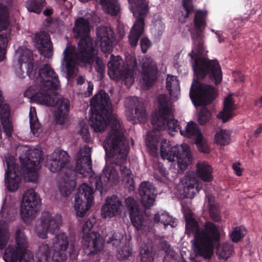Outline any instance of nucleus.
I'll list each match as a JSON object with an SVG mask.
<instances>
[{
	"label": "nucleus",
	"instance_id": "obj_1",
	"mask_svg": "<svg viewBox=\"0 0 262 262\" xmlns=\"http://www.w3.org/2000/svg\"><path fill=\"white\" fill-rule=\"evenodd\" d=\"M91 105L92 114L90 123L95 132L104 131L108 121L112 124L103 145L107 158L106 166L103 174L96 179V188L102 191L119 183L120 177L118 172L113 165H108L112 162L119 166L122 182L127 186H132L134 184L132 173L124 165L128 154V142L124 137V127L120 120L117 116L111 115L112 105L109 96L104 91H100L92 98Z\"/></svg>",
	"mask_w": 262,
	"mask_h": 262
},
{
	"label": "nucleus",
	"instance_id": "obj_2",
	"mask_svg": "<svg viewBox=\"0 0 262 262\" xmlns=\"http://www.w3.org/2000/svg\"><path fill=\"white\" fill-rule=\"evenodd\" d=\"M17 63L14 67L19 78L25 77L23 65L27 69V74L30 79H35V84L30 86L25 92V96L33 99L41 105L52 106L55 105V90L59 81L57 74L48 64L42 66L37 73V65L33 61L31 51L26 48H19L15 53Z\"/></svg>",
	"mask_w": 262,
	"mask_h": 262
},
{
	"label": "nucleus",
	"instance_id": "obj_3",
	"mask_svg": "<svg viewBox=\"0 0 262 262\" xmlns=\"http://www.w3.org/2000/svg\"><path fill=\"white\" fill-rule=\"evenodd\" d=\"M184 215L186 220L185 232L188 236L194 235L192 241L194 250L198 255L204 258H209L213 254V243L220 238L219 226L208 222L204 225V230H199L198 224L194 220L190 210H184Z\"/></svg>",
	"mask_w": 262,
	"mask_h": 262
},
{
	"label": "nucleus",
	"instance_id": "obj_4",
	"mask_svg": "<svg viewBox=\"0 0 262 262\" xmlns=\"http://www.w3.org/2000/svg\"><path fill=\"white\" fill-rule=\"evenodd\" d=\"M146 144L150 153L157 156L159 153V147L161 158L168 162L177 160L178 167L183 170L192 160L191 153L189 146L186 144L171 146L169 142L160 138L159 132H149L147 135Z\"/></svg>",
	"mask_w": 262,
	"mask_h": 262
},
{
	"label": "nucleus",
	"instance_id": "obj_5",
	"mask_svg": "<svg viewBox=\"0 0 262 262\" xmlns=\"http://www.w3.org/2000/svg\"><path fill=\"white\" fill-rule=\"evenodd\" d=\"M208 51L200 40L195 41L192 50L188 54L192 68L196 77L203 78L208 75L215 83H220L222 80L221 66L216 60H210L205 57Z\"/></svg>",
	"mask_w": 262,
	"mask_h": 262
},
{
	"label": "nucleus",
	"instance_id": "obj_6",
	"mask_svg": "<svg viewBox=\"0 0 262 262\" xmlns=\"http://www.w3.org/2000/svg\"><path fill=\"white\" fill-rule=\"evenodd\" d=\"M64 54V62L67 68L68 74L71 76L76 70V66H86L87 64H94L97 72L102 73L104 70V66L102 61L97 56V51L92 46V50L86 49L82 53H76L75 48L69 46L63 51Z\"/></svg>",
	"mask_w": 262,
	"mask_h": 262
},
{
	"label": "nucleus",
	"instance_id": "obj_7",
	"mask_svg": "<svg viewBox=\"0 0 262 262\" xmlns=\"http://www.w3.org/2000/svg\"><path fill=\"white\" fill-rule=\"evenodd\" d=\"M69 245L68 236L60 232L49 243H43L39 247L37 257L39 262H64L67 259L66 250Z\"/></svg>",
	"mask_w": 262,
	"mask_h": 262
},
{
	"label": "nucleus",
	"instance_id": "obj_8",
	"mask_svg": "<svg viewBox=\"0 0 262 262\" xmlns=\"http://www.w3.org/2000/svg\"><path fill=\"white\" fill-rule=\"evenodd\" d=\"M158 110L152 114L151 123L154 129L151 132H158L167 128L168 133H173L180 129L178 122L173 119L171 112V104L169 98L165 95L158 97Z\"/></svg>",
	"mask_w": 262,
	"mask_h": 262
},
{
	"label": "nucleus",
	"instance_id": "obj_9",
	"mask_svg": "<svg viewBox=\"0 0 262 262\" xmlns=\"http://www.w3.org/2000/svg\"><path fill=\"white\" fill-rule=\"evenodd\" d=\"M135 58L129 56L126 58V63L123 64L122 58L119 56H111L108 62V74L111 78L116 80L122 79L127 86H131L134 81L137 67Z\"/></svg>",
	"mask_w": 262,
	"mask_h": 262
},
{
	"label": "nucleus",
	"instance_id": "obj_10",
	"mask_svg": "<svg viewBox=\"0 0 262 262\" xmlns=\"http://www.w3.org/2000/svg\"><path fill=\"white\" fill-rule=\"evenodd\" d=\"M130 10L137 20L129 35V41L132 47L136 46L144 31V16L148 12V6L145 0H128Z\"/></svg>",
	"mask_w": 262,
	"mask_h": 262
},
{
	"label": "nucleus",
	"instance_id": "obj_11",
	"mask_svg": "<svg viewBox=\"0 0 262 262\" xmlns=\"http://www.w3.org/2000/svg\"><path fill=\"white\" fill-rule=\"evenodd\" d=\"M16 246H9L5 250L4 259L5 262H16L18 256L19 262H34L32 255L27 249L28 243L23 232L19 230L16 233Z\"/></svg>",
	"mask_w": 262,
	"mask_h": 262
},
{
	"label": "nucleus",
	"instance_id": "obj_12",
	"mask_svg": "<svg viewBox=\"0 0 262 262\" xmlns=\"http://www.w3.org/2000/svg\"><path fill=\"white\" fill-rule=\"evenodd\" d=\"M189 96L194 105H206L212 102L217 96V90L210 84L192 82Z\"/></svg>",
	"mask_w": 262,
	"mask_h": 262
},
{
	"label": "nucleus",
	"instance_id": "obj_13",
	"mask_svg": "<svg viewBox=\"0 0 262 262\" xmlns=\"http://www.w3.org/2000/svg\"><path fill=\"white\" fill-rule=\"evenodd\" d=\"M95 223V219H90L82 226L83 245L85 252L88 254L98 252L102 249L103 244L100 234L92 231Z\"/></svg>",
	"mask_w": 262,
	"mask_h": 262
},
{
	"label": "nucleus",
	"instance_id": "obj_14",
	"mask_svg": "<svg viewBox=\"0 0 262 262\" xmlns=\"http://www.w3.org/2000/svg\"><path fill=\"white\" fill-rule=\"evenodd\" d=\"M25 152L19 156L20 161L25 168V172L28 180L35 181L38 176L37 171L39 168L41 151L38 149L23 150Z\"/></svg>",
	"mask_w": 262,
	"mask_h": 262
},
{
	"label": "nucleus",
	"instance_id": "obj_15",
	"mask_svg": "<svg viewBox=\"0 0 262 262\" xmlns=\"http://www.w3.org/2000/svg\"><path fill=\"white\" fill-rule=\"evenodd\" d=\"M40 204L39 196L34 190H28L25 192L20 205V215L25 223H28L35 217Z\"/></svg>",
	"mask_w": 262,
	"mask_h": 262
},
{
	"label": "nucleus",
	"instance_id": "obj_16",
	"mask_svg": "<svg viewBox=\"0 0 262 262\" xmlns=\"http://www.w3.org/2000/svg\"><path fill=\"white\" fill-rule=\"evenodd\" d=\"M90 16L88 15L86 18L82 17L77 18L75 21L73 32L76 37H81L78 45V52L82 53L88 48L92 50L94 46L92 38L89 33L90 31L89 25Z\"/></svg>",
	"mask_w": 262,
	"mask_h": 262
},
{
	"label": "nucleus",
	"instance_id": "obj_17",
	"mask_svg": "<svg viewBox=\"0 0 262 262\" xmlns=\"http://www.w3.org/2000/svg\"><path fill=\"white\" fill-rule=\"evenodd\" d=\"M202 187L195 174L192 171L188 172L177 186L178 194L181 197L192 198Z\"/></svg>",
	"mask_w": 262,
	"mask_h": 262
},
{
	"label": "nucleus",
	"instance_id": "obj_18",
	"mask_svg": "<svg viewBox=\"0 0 262 262\" xmlns=\"http://www.w3.org/2000/svg\"><path fill=\"white\" fill-rule=\"evenodd\" d=\"M6 167L5 173V185L10 191H15L20 183V174L14 157L7 155L5 156Z\"/></svg>",
	"mask_w": 262,
	"mask_h": 262
},
{
	"label": "nucleus",
	"instance_id": "obj_19",
	"mask_svg": "<svg viewBox=\"0 0 262 262\" xmlns=\"http://www.w3.org/2000/svg\"><path fill=\"white\" fill-rule=\"evenodd\" d=\"M62 219L60 215H52L49 212H44L41 219V225L37 229V234L41 238H47L48 233L54 234L62 225Z\"/></svg>",
	"mask_w": 262,
	"mask_h": 262
},
{
	"label": "nucleus",
	"instance_id": "obj_20",
	"mask_svg": "<svg viewBox=\"0 0 262 262\" xmlns=\"http://www.w3.org/2000/svg\"><path fill=\"white\" fill-rule=\"evenodd\" d=\"M125 202L129 210L130 221L137 229H142L148 225V216L139 210L136 202L133 198L126 199Z\"/></svg>",
	"mask_w": 262,
	"mask_h": 262
},
{
	"label": "nucleus",
	"instance_id": "obj_21",
	"mask_svg": "<svg viewBox=\"0 0 262 262\" xmlns=\"http://www.w3.org/2000/svg\"><path fill=\"white\" fill-rule=\"evenodd\" d=\"M76 170L84 177L92 172L91 149L85 146L81 148L76 156Z\"/></svg>",
	"mask_w": 262,
	"mask_h": 262
},
{
	"label": "nucleus",
	"instance_id": "obj_22",
	"mask_svg": "<svg viewBox=\"0 0 262 262\" xmlns=\"http://www.w3.org/2000/svg\"><path fill=\"white\" fill-rule=\"evenodd\" d=\"M142 79L140 82L145 88L150 86L156 79L157 67L156 62L150 57H144L141 62Z\"/></svg>",
	"mask_w": 262,
	"mask_h": 262
},
{
	"label": "nucleus",
	"instance_id": "obj_23",
	"mask_svg": "<svg viewBox=\"0 0 262 262\" xmlns=\"http://www.w3.org/2000/svg\"><path fill=\"white\" fill-rule=\"evenodd\" d=\"M69 161L68 153L57 149L47 156L46 165L51 172H56L64 167Z\"/></svg>",
	"mask_w": 262,
	"mask_h": 262
},
{
	"label": "nucleus",
	"instance_id": "obj_24",
	"mask_svg": "<svg viewBox=\"0 0 262 262\" xmlns=\"http://www.w3.org/2000/svg\"><path fill=\"white\" fill-rule=\"evenodd\" d=\"M56 106L54 113L56 123L62 127L68 126L70 123V101L66 98L61 97L57 100Z\"/></svg>",
	"mask_w": 262,
	"mask_h": 262
},
{
	"label": "nucleus",
	"instance_id": "obj_25",
	"mask_svg": "<svg viewBox=\"0 0 262 262\" xmlns=\"http://www.w3.org/2000/svg\"><path fill=\"white\" fill-rule=\"evenodd\" d=\"M117 247V257L119 259H124L129 257L132 254V248L126 239L123 237V233L115 232L112 236H109L108 242H113Z\"/></svg>",
	"mask_w": 262,
	"mask_h": 262
},
{
	"label": "nucleus",
	"instance_id": "obj_26",
	"mask_svg": "<svg viewBox=\"0 0 262 262\" xmlns=\"http://www.w3.org/2000/svg\"><path fill=\"white\" fill-rule=\"evenodd\" d=\"M97 40L102 52L110 53L112 51L114 33L108 27H100L97 30Z\"/></svg>",
	"mask_w": 262,
	"mask_h": 262
},
{
	"label": "nucleus",
	"instance_id": "obj_27",
	"mask_svg": "<svg viewBox=\"0 0 262 262\" xmlns=\"http://www.w3.org/2000/svg\"><path fill=\"white\" fill-rule=\"evenodd\" d=\"M125 106L130 107L135 105V116H132L129 111L126 112V115L128 120L133 121L134 123H136V119L140 122L144 123L147 120V115L142 103H139L137 97L127 98L125 102Z\"/></svg>",
	"mask_w": 262,
	"mask_h": 262
},
{
	"label": "nucleus",
	"instance_id": "obj_28",
	"mask_svg": "<svg viewBox=\"0 0 262 262\" xmlns=\"http://www.w3.org/2000/svg\"><path fill=\"white\" fill-rule=\"evenodd\" d=\"M122 203L116 195L106 199L105 204L101 208V215L104 219H111L117 215L120 211Z\"/></svg>",
	"mask_w": 262,
	"mask_h": 262
},
{
	"label": "nucleus",
	"instance_id": "obj_29",
	"mask_svg": "<svg viewBox=\"0 0 262 262\" xmlns=\"http://www.w3.org/2000/svg\"><path fill=\"white\" fill-rule=\"evenodd\" d=\"M139 192L141 203L145 208H149L154 205L156 194L155 187L151 183L142 182L141 184Z\"/></svg>",
	"mask_w": 262,
	"mask_h": 262
},
{
	"label": "nucleus",
	"instance_id": "obj_30",
	"mask_svg": "<svg viewBox=\"0 0 262 262\" xmlns=\"http://www.w3.org/2000/svg\"><path fill=\"white\" fill-rule=\"evenodd\" d=\"M35 47L39 50L40 54L45 57L52 56V46L49 34L45 32H40L35 35L34 39Z\"/></svg>",
	"mask_w": 262,
	"mask_h": 262
},
{
	"label": "nucleus",
	"instance_id": "obj_31",
	"mask_svg": "<svg viewBox=\"0 0 262 262\" xmlns=\"http://www.w3.org/2000/svg\"><path fill=\"white\" fill-rule=\"evenodd\" d=\"M236 108L233 95H229L224 99L223 110L219 113L216 117L223 122H226L235 115L234 111Z\"/></svg>",
	"mask_w": 262,
	"mask_h": 262
},
{
	"label": "nucleus",
	"instance_id": "obj_32",
	"mask_svg": "<svg viewBox=\"0 0 262 262\" xmlns=\"http://www.w3.org/2000/svg\"><path fill=\"white\" fill-rule=\"evenodd\" d=\"M12 8L11 0L0 2V31L6 29L9 25V13Z\"/></svg>",
	"mask_w": 262,
	"mask_h": 262
},
{
	"label": "nucleus",
	"instance_id": "obj_33",
	"mask_svg": "<svg viewBox=\"0 0 262 262\" xmlns=\"http://www.w3.org/2000/svg\"><path fill=\"white\" fill-rule=\"evenodd\" d=\"M196 174L204 182H210L213 179L212 167L205 161H199L197 163Z\"/></svg>",
	"mask_w": 262,
	"mask_h": 262
},
{
	"label": "nucleus",
	"instance_id": "obj_34",
	"mask_svg": "<svg viewBox=\"0 0 262 262\" xmlns=\"http://www.w3.org/2000/svg\"><path fill=\"white\" fill-rule=\"evenodd\" d=\"M93 201L75 196L73 207L75 214L79 217L84 216L91 207Z\"/></svg>",
	"mask_w": 262,
	"mask_h": 262
},
{
	"label": "nucleus",
	"instance_id": "obj_35",
	"mask_svg": "<svg viewBox=\"0 0 262 262\" xmlns=\"http://www.w3.org/2000/svg\"><path fill=\"white\" fill-rule=\"evenodd\" d=\"M10 108L7 104H5L1 111V120L3 126V129L6 135L10 137L12 135L13 126L9 120Z\"/></svg>",
	"mask_w": 262,
	"mask_h": 262
},
{
	"label": "nucleus",
	"instance_id": "obj_36",
	"mask_svg": "<svg viewBox=\"0 0 262 262\" xmlns=\"http://www.w3.org/2000/svg\"><path fill=\"white\" fill-rule=\"evenodd\" d=\"M181 134L187 138H192L196 139L200 134H202L198 125L192 122L189 121L187 123L183 129L180 130Z\"/></svg>",
	"mask_w": 262,
	"mask_h": 262
},
{
	"label": "nucleus",
	"instance_id": "obj_37",
	"mask_svg": "<svg viewBox=\"0 0 262 262\" xmlns=\"http://www.w3.org/2000/svg\"><path fill=\"white\" fill-rule=\"evenodd\" d=\"M31 132L35 136L39 135L41 132L40 125L38 122L35 107L31 106L29 112Z\"/></svg>",
	"mask_w": 262,
	"mask_h": 262
},
{
	"label": "nucleus",
	"instance_id": "obj_38",
	"mask_svg": "<svg viewBox=\"0 0 262 262\" xmlns=\"http://www.w3.org/2000/svg\"><path fill=\"white\" fill-rule=\"evenodd\" d=\"M155 222L161 223L164 227L170 225L172 227L176 226V222L172 216L164 211H159L154 216Z\"/></svg>",
	"mask_w": 262,
	"mask_h": 262
},
{
	"label": "nucleus",
	"instance_id": "obj_39",
	"mask_svg": "<svg viewBox=\"0 0 262 262\" xmlns=\"http://www.w3.org/2000/svg\"><path fill=\"white\" fill-rule=\"evenodd\" d=\"M207 202L209 206V210L210 213V216L212 220L215 222H220L221 220V217L219 214V209L217 204L215 201L213 196L211 194L207 195Z\"/></svg>",
	"mask_w": 262,
	"mask_h": 262
},
{
	"label": "nucleus",
	"instance_id": "obj_40",
	"mask_svg": "<svg viewBox=\"0 0 262 262\" xmlns=\"http://www.w3.org/2000/svg\"><path fill=\"white\" fill-rule=\"evenodd\" d=\"M231 133L226 129H221L214 135V141L220 145H226L229 144L231 140Z\"/></svg>",
	"mask_w": 262,
	"mask_h": 262
},
{
	"label": "nucleus",
	"instance_id": "obj_41",
	"mask_svg": "<svg viewBox=\"0 0 262 262\" xmlns=\"http://www.w3.org/2000/svg\"><path fill=\"white\" fill-rule=\"evenodd\" d=\"M166 88L171 96H177L179 92V81L176 76L168 75L166 78Z\"/></svg>",
	"mask_w": 262,
	"mask_h": 262
},
{
	"label": "nucleus",
	"instance_id": "obj_42",
	"mask_svg": "<svg viewBox=\"0 0 262 262\" xmlns=\"http://www.w3.org/2000/svg\"><path fill=\"white\" fill-rule=\"evenodd\" d=\"M94 192V189L91 186L86 183H83L80 186L78 193L75 196H79L84 200L93 201Z\"/></svg>",
	"mask_w": 262,
	"mask_h": 262
},
{
	"label": "nucleus",
	"instance_id": "obj_43",
	"mask_svg": "<svg viewBox=\"0 0 262 262\" xmlns=\"http://www.w3.org/2000/svg\"><path fill=\"white\" fill-rule=\"evenodd\" d=\"M46 5L45 0H28L26 7L30 12L39 14Z\"/></svg>",
	"mask_w": 262,
	"mask_h": 262
},
{
	"label": "nucleus",
	"instance_id": "obj_44",
	"mask_svg": "<svg viewBox=\"0 0 262 262\" xmlns=\"http://www.w3.org/2000/svg\"><path fill=\"white\" fill-rule=\"evenodd\" d=\"M233 252V246L229 243H224L217 247L216 254L220 258L226 259L228 258Z\"/></svg>",
	"mask_w": 262,
	"mask_h": 262
},
{
	"label": "nucleus",
	"instance_id": "obj_45",
	"mask_svg": "<svg viewBox=\"0 0 262 262\" xmlns=\"http://www.w3.org/2000/svg\"><path fill=\"white\" fill-rule=\"evenodd\" d=\"M154 255L152 247L150 245L142 246L140 251L141 262H153Z\"/></svg>",
	"mask_w": 262,
	"mask_h": 262
},
{
	"label": "nucleus",
	"instance_id": "obj_46",
	"mask_svg": "<svg viewBox=\"0 0 262 262\" xmlns=\"http://www.w3.org/2000/svg\"><path fill=\"white\" fill-rule=\"evenodd\" d=\"M207 16V12L198 10L196 12L194 23L196 29L200 31H202L206 26L205 19Z\"/></svg>",
	"mask_w": 262,
	"mask_h": 262
},
{
	"label": "nucleus",
	"instance_id": "obj_47",
	"mask_svg": "<svg viewBox=\"0 0 262 262\" xmlns=\"http://www.w3.org/2000/svg\"><path fill=\"white\" fill-rule=\"evenodd\" d=\"M75 187L74 181L62 182L59 185V190L62 195L68 196L71 194Z\"/></svg>",
	"mask_w": 262,
	"mask_h": 262
},
{
	"label": "nucleus",
	"instance_id": "obj_48",
	"mask_svg": "<svg viewBox=\"0 0 262 262\" xmlns=\"http://www.w3.org/2000/svg\"><path fill=\"white\" fill-rule=\"evenodd\" d=\"M195 144L199 151L204 153H208L210 151L208 142L203 134H200L195 139Z\"/></svg>",
	"mask_w": 262,
	"mask_h": 262
},
{
	"label": "nucleus",
	"instance_id": "obj_49",
	"mask_svg": "<svg viewBox=\"0 0 262 262\" xmlns=\"http://www.w3.org/2000/svg\"><path fill=\"white\" fill-rule=\"evenodd\" d=\"M9 238L10 235L6 226L0 223V249L5 247Z\"/></svg>",
	"mask_w": 262,
	"mask_h": 262
},
{
	"label": "nucleus",
	"instance_id": "obj_50",
	"mask_svg": "<svg viewBox=\"0 0 262 262\" xmlns=\"http://www.w3.org/2000/svg\"><path fill=\"white\" fill-rule=\"evenodd\" d=\"M246 233V231L244 228L236 227L230 233V237L233 242H237Z\"/></svg>",
	"mask_w": 262,
	"mask_h": 262
},
{
	"label": "nucleus",
	"instance_id": "obj_51",
	"mask_svg": "<svg viewBox=\"0 0 262 262\" xmlns=\"http://www.w3.org/2000/svg\"><path fill=\"white\" fill-rule=\"evenodd\" d=\"M211 118V112L206 107H203L199 115L198 121L200 124L204 125L208 122Z\"/></svg>",
	"mask_w": 262,
	"mask_h": 262
},
{
	"label": "nucleus",
	"instance_id": "obj_52",
	"mask_svg": "<svg viewBox=\"0 0 262 262\" xmlns=\"http://www.w3.org/2000/svg\"><path fill=\"white\" fill-rule=\"evenodd\" d=\"M8 42V38L3 35H0V61H3L5 57Z\"/></svg>",
	"mask_w": 262,
	"mask_h": 262
},
{
	"label": "nucleus",
	"instance_id": "obj_53",
	"mask_svg": "<svg viewBox=\"0 0 262 262\" xmlns=\"http://www.w3.org/2000/svg\"><path fill=\"white\" fill-rule=\"evenodd\" d=\"M79 133L85 141L88 142L89 141L90 135L89 132L88 126L86 125H81Z\"/></svg>",
	"mask_w": 262,
	"mask_h": 262
},
{
	"label": "nucleus",
	"instance_id": "obj_54",
	"mask_svg": "<svg viewBox=\"0 0 262 262\" xmlns=\"http://www.w3.org/2000/svg\"><path fill=\"white\" fill-rule=\"evenodd\" d=\"M150 46L151 42L147 38L144 37L141 39L140 41V46L143 53L146 52Z\"/></svg>",
	"mask_w": 262,
	"mask_h": 262
},
{
	"label": "nucleus",
	"instance_id": "obj_55",
	"mask_svg": "<svg viewBox=\"0 0 262 262\" xmlns=\"http://www.w3.org/2000/svg\"><path fill=\"white\" fill-rule=\"evenodd\" d=\"M183 6L186 11V16L188 17L193 9L192 0H183Z\"/></svg>",
	"mask_w": 262,
	"mask_h": 262
},
{
	"label": "nucleus",
	"instance_id": "obj_56",
	"mask_svg": "<svg viewBox=\"0 0 262 262\" xmlns=\"http://www.w3.org/2000/svg\"><path fill=\"white\" fill-rule=\"evenodd\" d=\"M234 80L236 82H243L245 81V76L240 72H235L233 73Z\"/></svg>",
	"mask_w": 262,
	"mask_h": 262
},
{
	"label": "nucleus",
	"instance_id": "obj_57",
	"mask_svg": "<svg viewBox=\"0 0 262 262\" xmlns=\"http://www.w3.org/2000/svg\"><path fill=\"white\" fill-rule=\"evenodd\" d=\"M161 245L162 248L168 254H170L172 255V253L171 252V250L170 247V245L165 241H162L161 242Z\"/></svg>",
	"mask_w": 262,
	"mask_h": 262
},
{
	"label": "nucleus",
	"instance_id": "obj_58",
	"mask_svg": "<svg viewBox=\"0 0 262 262\" xmlns=\"http://www.w3.org/2000/svg\"><path fill=\"white\" fill-rule=\"evenodd\" d=\"M232 168L237 176H240L242 174V169L241 168L239 163L233 164Z\"/></svg>",
	"mask_w": 262,
	"mask_h": 262
},
{
	"label": "nucleus",
	"instance_id": "obj_59",
	"mask_svg": "<svg viewBox=\"0 0 262 262\" xmlns=\"http://www.w3.org/2000/svg\"><path fill=\"white\" fill-rule=\"evenodd\" d=\"M93 90V84L89 82L88 85L87 91L85 93L84 95L85 97H89L92 94Z\"/></svg>",
	"mask_w": 262,
	"mask_h": 262
},
{
	"label": "nucleus",
	"instance_id": "obj_60",
	"mask_svg": "<svg viewBox=\"0 0 262 262\" xmlns=\"http://www.w3.org/2000/svg\"><path fill=\"white\" fill-rule=\"evenodd\" d=\"M262 132V123L258 125L257 128L254 131L253 135L255 137H257Z\"/></svg>",
	"mask_w": 262,
	"mask_h": 262
},
{
	"label": "nucleus",
	"instance_id": "obj_61",
	"mask_svg": "<svg viewBox=\"0 0 262 262\" xmlns=\"http://www.w3.org/2000/svg\"><path fill=\"white\" fill-rule=\"evenodd\" d=\"M158 170L159 172L163 176L167 177V172L165 168L163 167L162 165L159 164L158 165Z\"/></svg>",
	"mask_w": 262,
	"mask_h": 262
},
{
	"label": "nucleus",
	"instance_id": "obj_62",
	"mask_svg": "<svg viewBox=\"0 0 262 262\" xmlns=\"http://www.w3.org/2000/svg\"><path fill=\"white\" fill-rule=\"evenodd\" d=\"M155 27L156 28H159L160 31H162L164 29V25L160 21H158L155 24Z\"/></svg>",
	"mask_w": 262,
	"mask_h": 262
},
{
	"label": "nucleus",
	"instance_id": "obj_63",
	"mask_svg": "<svg viewBox=\"0 0 262 262\" xmlns=\"http://www.w3.org/2000/svg\"><path fill=\"white\" fill-rule=\"evenodd\" d=\"M52 13V10L49 9H47L43 11V14L46 16H49Z\"/></svg>",
	"mask_w": 262,
	"mask_h": 262
},
{
	"label": "nucleus",
	"instance_id": "obj_64",
	"mask_svg": "<svg viewBox=\"0 0 262 262\" xmlns=\"http://www.w3.org/2000/svg\"><path fill=\"white\" fill-rule=\"evenodd\" d=\"M255 103L257 106L262 104V96L255 100Z\"/></svg>",
	"mask_w": 262,
	"mask_h": 262
}]
</instances>
